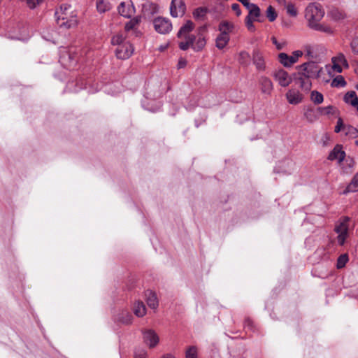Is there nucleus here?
I'll return each mask as SVG.
<instances>
[{"mask_svg":"<svg viewBox=\"0 0 358 358\" xmlns=\"http://www.w3.org/2000/svg\"><path fill=\"white\" fill-rule=\"evenodd\" d=\"M238 62L243 66H248L250 64V56L246 51H241L238 56Z\"/></svg>","mask_w":358,"mask_h":358,"instance_id":"nucleus-32","label":"nucleus"},{"mask_svg":"<svg viewBox=\"0 0 358 358\" xmlns=\"http://www.w3.org/2000/svg\"><path fill=\"white\" fill-rule=\"evenodd\" d=\"M147 109H148V110H150V111H152V112H155V111H156V110L151 109V108H147Z\"/></svg>","mask_w":358,"mask_h":358,"instance_id":"nucleus-58","label":"nucleus"},{"mask_svg":"<svg viewBox=\"0 0 358 358\" xmlns=\"http://www.w3.org/2000/svg\"><path fill=\"white\" fill-rule=\"evenodd\" d=\"M162 358H175V357L170 354H167V355H164Z\"/></svg>","mask_w":358,"mask_h":358,"instance_id":"nucleus-56","label":"nucleus"},{"mask_svg":"<svg viewBox=\"0 0 358 358\" xmlns=\"http://www.w3.org/2000/svg\"><path fill=\"white\" fill-rule=\"evenodd\" d=\"M186 12V5L183 0H171L170 14L173 17H182Z\"/></svg>","mask_w":358,"mask_h":358,"instance_id":"nucleus-8","label":"nucleus"},{"mask_svg":"<svg viewBox=\"0 0 358 358\" xmlns=\"http://www.w3.org/2000/svg\"><path fill=\"white\" fill-rule=\"evenodd\" d=\"M194 27V23L191 20H187L186 23L180 28L177 34V37L185 38L184 41L178 43V47L180 50L185 51L191 48L195 52H200L206 46V41L203 34L199 32L196 36L190 34Z\"/></svg>","mask_w":358,"mask_h":358,"instance_id":"nucleus-1","label":"nucleus"},{"mask_svg":"<svg viewBox=\"0 0 358 358\" xmlns=\"http://www.w3.org/2000/svg\"><path fill=\"white\" fill-rule=\"evenodd\" d=\"M124 37L122 34H116L111 38V43L114 45L120 46L126 41Z\"/></svg>","mask_w":358,"mask_h":358,"instance_id":"nucleus-36","label":"nucleus"},{"mask_svg":"<svg viewBox=\"0 0 358 358\" xmlns=\"http://www.w3.org/2000/svg\"><path fill=\"white\" fill-rule=\"evenodd\" d=\"M248 11L249 15L248 16H250L253 19L257 20V18L260 16V9L259 6L256 4H255L251 8H250Z\"/></svg>","mask_w":358,"mask_h":358,"instance_id":"nucleus-37","label":"nucleus"},{"mask_svg":"<svg viewBox=\"0 0 358 358\" xmlns=\"http://www.w3.org/2000/svg\"><path fill=\"white\" fill-rule=\"evenodd\" d=\"M324 15L320 4L317 3H310L306 8L305 17L308 23L320 21Z\"/></svg>","mask_w":358,"mask_h":358,"instance_id":"nucleus-5","label":"nucleus"},{"mask_svg":"<svg viewBox=\"0 0 358 358\" xmlns=\"http://www.w3.org/2000/svg\"><path fill=\"white\" fill-rule=\"evenodd\" d=\"M286 97L288 102L291 104H297L302 101V94L296 90H289L287 94Z\"/></svg>","mask_w":358,"mask_h":358,"instance_id":"nucleus-17","label":"nucleus"},{"mask_svg":"<svg viewBox=\"0 0 358 358\" xmlns=\"http://www.w3.org/2000/svg\"><path fill=\"white\" fill-rule=\"evenodd\" d=\"M357 111H358V106H357Z\"/></svg>","mask_w":358,"mask_h":358,"instance_id":"nucleus-61","label":"nucleus"},{"mask_svg":"<svg viewBox=\"0 0 358 358\" xmlns=\"http://www.w3.org/2000/svg\"><path fill=\"white\" fill-rule=\"evenodd\" d=\"M208 13V9L206 7H199L193 11L192 15L196 20L203 21Z\"/></svg>","mask_w":358,"mask_h":358,"instance_id":"nucleus-25","label":"nucleus"},{"mask_svg":"<svg viewBox=\"0 0 358 358\" xmlns=\"http://www.w3.org/2000/svg\"><path fill=\"white\" fill-rule=\"evenodd\" d=\"M306 56H307L308 57H313V52L311 50V48L310 47H307L306 48Z\"/></svg>","mask_w":358,"mask_h":358,"instance_id":"nucleus-54","label":"nucleus"},{"mask_svg":"<svg viewBox=\"0 0 358 358\" xmlns=\"http://www.w3.org/2000/svg\"><path fill=\"white\" fill-rule=\"evenodd\" d=\"M348 261V256L347 254L341 255L338 257L337 259V264L336 266L338 268H343L346 263Z\"/></svg>","mask_w":358,"mask_h":358,"instance_id":"nucleus-39","label":"nucleus"},{"mask_svg":"<svg viewBox=\"0 0 358 358\" xmlns=\"http://www.w3.org/2000/svg\"><path fill=\"white\" fill-rule=\"evenodd\" d=\"M165 49H166V46H164H164H161V47L159 48V50H160L161 51H163V50H164Z\"/></svg>","mask_w":358,"mask_h":358,"instance_id":"nucleus-57","label":"nucleus"},{"mask_svg":"<svg viewBox=\"0 0 358 358\" xmlns=\"http://www.w3.org/2000/svg\"><path fill=\"white\" fill-rule=\"evenodd\" d=\"M332 62H335L339 64H341L346 68H348L349 66L348 62L347 59H345V55L342 53H340L338 56H336V57H334L332 59Z\"/></svg>","mask_w":358,"mask_h":358,"instance_id":"nucleus-38","label":"nucleus"},{"mask_svg":"<svg viewBox=\"0 0 358 358\" xmlns=\"http://www.w3.org/2000/svg\"><path fill=\"white\" fill-rule=\"evenodd\" d=\"M234 29V24L227 21H222L220 23L218 29L220 31V34L224 35H229L230 32L232 31Z\"/></svg>","mask_w":358,"mask_h":358,"instance_id":"nucleus-30","label":"nucleus"},{"mask_svg":"<svg viewBox=\"0 0 358 358\" xmlns=\"http://www.w3.org/2000/svg\"><path fill=\"white\" fill-rule=\"evenodd\" d=\"M241 2L248 10L251 8L255 3H250L249 0H238Z\"/></svg>","mask_w":358,"mask_h":358,"instance_id":"nucleus-50","label":"nucleus"},{"mask_svg":"<svg viewBox=\"0 0 358 358\" xmlns=\"http://www.w3.org/2000/svg\"><path fill=\"white\" fill-rule=\"evenodd\" d=\"M244 328L252 331L254 328L253 322L250 319L246 318L244 321Z\"/></svg>","mask_w":358,"mask_h":358,"instance_id":"nucleus-46","label":"nucleus"},{"mask_svg":"<svg viewBox=\"0 0 358 358\" xmlns=\"http://www.w3.org/2000/svg\"><path fill=\"white\" fill-rule=\"evenodd\" d=\"M273 77L278 84L284 87L288 86L293 80V75L290 76L286 71L282 69L276 70L273 73Z\"/></svg>","mask_w":358,"mask_h":358,"instance_id":"nucleus-10","label":"nucleus"},{"mask_svg":"<svg viewBox=\"0 0 358 358\" xmlns=\"http://www.w3.org/2000/svg\"><path fill=\"white\" fill-rule=\"evenodd\" d=\"M358 190V173H357L352 178L350 184L346 187L343 193L347 194L349 192H355Z\"/></svg>","mask_w":358,"mask_h":358,"instance_id":"nucleus-31","label":"nucleus"},{"mask_svg":"<svg viewBox=\"0 0 358 358\" xmlns=\"http://www.w3.org/2000/svg\"><path fill=\"white\" fill-rule=\"evenodd\" d=\"M229 35L220 34L215 39L216 47L220 50L223 49L229 43Z\"/></svg>","mask_w":358,"mask_h":358,"instance_id":"nucleus-26","label":"nucleus"},{"mask_svg":"<svg viewBox=\"0 0 358 358\" xmlns=\"http://www.w3.org/2000/svg\"><path fill=\"white\" fill-rule=\"evenodd\" d=\"M327 15L334 21H340L345 17V14L336 8H331L327 13Z\"/></svg>","mask_w":358,"mask_h":358,"instance_id":"nucleus-24","label":"nucleus"},{"mask_svg":"<svg viewBox=\"0 0 358 358\" xmlns=\"http://www.w3.org/2000/svg\"><path fill=\"white\" fill-rule=\"evenodd\" d=\"M286 9H287V13L289 15L293 16V17H296V16L297 10H296V8L294 7V6L293 4H292V3L288 4L286 6Z\"/></svg>","mask_w":358,"mask_h":358,"instance_id":"nucleus-43","label":"nucleus"},{"mask_svg":"<svg viewBox=\"0 0 358 358\" xmlns=\"http://www.w3.org/2000/svg\"><path fill=\"white\" fill-rule=\"evenodd\" d=\"M187 64V62L185 59H181L179 60L178 64V69L184 68Z\"/></svg>","mask_w":358,"mask_h":358,"instance_id":"nucleus-53","label":"nucleus"},{"mask_svg":"<svg viewBox=\"0 0 358 358\" xmlns=\"http://www.w3.org/2000/svg\"><path fill=\"white\" fill-rule=\"evenodd\" d=\"M252 62L255 65L257 70L264 71L266 69V65L262 53L259 50H254L252 53Z\"/></svg>","mask_w":358,"mask_h":358,"instance_id":"nucleus-13","label":"nucleus"},{"mask_svg":"<svg viewBox=\"0 0 358 358\" xmlns=\"http://www.w3.org/2000/svg\"><path fill=\"white\" fill-rule=\"evenodd\" d=\"M313 113V110H308L306 113V117L310 120V121H312L313 120L311 118L309 117V115H310L311 113Z\"/></svg>","mask_w":358,"mask_h":358,"instance_id":"nucleus-55","label":"nucleus"},{"mask_svg":"<svg viewBox=\"0 0 358 358\" xmlns=\"http://www.w3.org/2000/svg\"><path fill=\"white\" fill-rule=\"evenodd\" d=\"M350 47L355 54H358V37H355L350 43Z\"/></svg>","mask_w":358,"mask_h":358,"instance_id":"nucleus-45","label":"nucleus"},{"mask_svg":"<svg viewBox=\"0 0 358 358\" xmlns=\"http://www.w3.org/2000/svg\"><path fill=\"white\" fill-rule=\"evenodd\" d=\"M133 316L127 310L121 311L117 316L116 320L124 324H130L132 323Z\"/></svg>","mask_w":358,"mask_h":358,"instance_id":"nucleus-22","label":"nucleus"},{"mask_svg":"<svg viewBox=\"0 0 358 358\" xmlns=\"http://www.w3.org/2000/svg\"><path fill=\"white\" fill-rule=\"evenodd\" d=\"M134 50L133 45L129 42H125L117 48L115 55L118 59H127L132 55Z\"/></svg>","mask_w":358,"mask_h":358,"instance_id":"nucleus-9","label":"nucleus"},{"mask_svg":"<svg viewBox=\"0 0 358 358\" xmlns=\"http://www.w3.org/2000/svg\"><path fill=\"white\" fill-rule=\"evenodd\" d=\"M296 69L297 72L293 73V80L302 90L308 91L312 85L310 80L320 77L322 68L315 62L309 61L297 66Z\"/></svg>","mask_w":358,"mask_h":358,"instance_id":"nucleus-2","label":"nucleus"},{"mask_svg":"<svg viewBox=\"0 0 358 358\" xmlns=\"http://www.w3.org/2000/svg\"><path fill=\"white\" fill-rule=\"evenodd\" d=\"M186 358H197V350L194 346H191L187 349Z\"/></svg>","mask_w":358,"mask_h":358,"instance_id":"nucleus-41","label":"nucleus"},{"mask_svg":"<svg viewBox=\"0 0 358 358\" xmlns=\"http://www.w3.org/2000/svg\"><path fill=\"white\" fill-rule=\"evenodd\" d=\"M259 84L261 92L267 95H270L273 91V85L270 78L266 76H261L259 78Z\"/></svg>","mask_w":358,"mask_h":358,"instance_id":"nucleus-12","label":"nucleus"},{"mask_svg":"<svg viewBox=\"0 0 358 358\" xmlns=\"http://www.w3.org/2000/svg\"><path fill=\"white\" fill-rule=\"evenodd\" d=\"M347 83L342 76H338L333 79L331 86L334 87H344Z\"/></svg>","mask_w":358,"mask_h":358,"instance_id":"nucleus-33","label":"nucleus"},{"mask_svg":"<svg viewBox=\"0 0 358 358\" xmlns=\"http://www.w3.org/2000/svg\"><path fill=\"white\" fill-rule=\"evenodd\" d=\"M155 29L161 34H166L172 29V24L169 19L158 17L153 21Z\"/></svg>","mask_w":358,"mask_h":358,"instance_id":"nucleus-7","label":"nucleus"},{"mask_svg":"<svg viewBox=\"0 0 358 358\" xmlns=\"http://www.w3.org/2000/svg\"><path fill=\"white\" fill-rule=\"evenodd\" d=\"M342 129L347 130L345 134H348V133H352V134L357 136L358 131L357 129L354 128L353 127H346L343 124V122L341 117H339L337 120L336 126L335 127L334 131L336 133L340 132Z\"/></svg>","mask_w":358,"mask_h":358,"instance_id":"nucleus-18","label":"nucleus"},{"mask_svg":"<svg viewBox=\"0 0 358 358\" xmlns=\"http://www.w3.org/2000/svg\"><path fill=\"white\" fill-rule=\"evenodd\" d=\"M141 22V16L138 15L132 19H131L129 22H127L125 24L124 29L126 31H129L131 30H136L137 26Z\"/></svg>","mask_w":358,"mask_h":358,"instance_id":"nucleus-27","label":"nucleus"},{"mask_svg":"<svg viewBox=\"0 0 358 358\" xmlns=\"http://www.w3.org/2000/svg\"><path fill=\"white\" fill-rule=\"evenodd\" d=\"M231 9L236 12L237 16L241 15V11L240 8V6L238 3H234L231 5Z\"/></svg>","mask_w":358,"mask_h":358,"instance_id":"nucleus-51","label":"nucleus"},{"mask_svg":"<svg viewBox=\"0 0 358 358\" xmlns=\"http://www.w3.org/2000/svg\"><path fill=\"white\" fill-rule=\"evenodd\" d=\"M70 10H71V5L63 3L60 6L59 10L55 12L57 23L61 27H64L69 29L77 25L76 15L73 14V11Z\"/></svg>","mask_w":358,"mask_h":358,"instance_id":"nucleus-3","label":"nucleus"},{"mask_svg":"<svg viewBox=\"0 0 358 358\" xmlns=\"http://www.w3.org/2000/svg\"><path fill=\"white\" fill-rule=\"evenodd\" d=\"M118 13L125 18H130L135 11L132 4H126L122 2L117 7Z\"/></svg>","mask_w":358,"mask_h":358,"instance_id":"nucleus-16","label":"nucleus"},{"mask_svg":"<svg viewBox=\"0 0 358 358\" xmlns=\"http://www.w3.org/2000/svg\"><path fill=\"white\" fill-rule=\"evenodd\" d=\"M134 313L137 317H143L146 313V308L142 301H138L134 305Z\"/></svg>","mask_w":358,"mask_h":358,"instance_id":"nucleus-28","label":"nucleus"},{"mask_svg":"<svg viewBox=\"0 0 358 358\" xmlns=\"http://www.w3.org/2000/svg\"><path fill=\"white\" fill-rule=\"evenodd\" d=\"M278 60L281 64H282L285 67H290L292 66L294 62V58H292V55H288L285 52H281L278 55Z\"/></svg>","mask_w":358,"mask_h":358,"instance_id":"nucleus-23","label":"nucleus"},{"mask_svg":"<svg viewBox=\"0 0 358 358\" xmlns=\"http://www.w3.org/2000/svg\"><path fill=\"white\" fill-rule=\"evenodd\" d=\"M355 144L358 145V140L355 141Z\"/></svg>","mask_w":358,"mask_h":358,"instance_id":"nucleus-60","label":"nucleus"},{"mask_svg":"<svg viewBox=\"0 0 358 358\" xmlns=\"http://www.w3.org/2000/svg\"><path fill=\"white\" fill-rule=\"evenodd\" d=\"M303 55V52L301 50H296L292 52V58L294 59V62H297L299 57H302Z\"/></svg>","mask_w":358,"mask_h":358,"instance_id":"nucleus-49","label":"nucleus"},{"mask_svg":"<svg viewBox=\"0 0 358 358\" xmlns=\"http://www.w3.org/2000/svg\"><path fill=\"white\" fill-rule=\"evenodd\" d=\"M333 69L337 73H341L342 72V67L341 65L335 62H333Z\"/></svg>","mask_w":358,"mask_h":358,"instance_id":"nucleus-52","label":"nucleus"},{"mask_svg":"<svg viewBox=\"0 0 358 358\" xmlns=\"http://www.w3.org/2000/svg\"><path fill=\"white\" fill-rule=\"evenodd\" d=\"M319 22L320 21L310 22V23H308V27L312 29H314L315 31H318L320 32H324V33H327V34H332L333 33L332 29L330 27H329L324 24H320V23H319Z\"/></svg>","mask_w":358,"mask_h":358,"instance_id":"nucleus-21","label":"nucleus"},{"mask_svg":"<svg viewBox=\"0 0 358 358\" xmlns=\"http://www.w3.org/2000/svg\"><path fill=\"white\" fill-rule=\"evenodd\" d=\"M110 3L107 0H98L96 1V9L100 13H106L111 9Z\"/></svg>","mask_w":358,"mask_h":358,"instance_id":"nucleus-29","label":"nucleus"},{"mask_svg":"<svg viewBox=\"0 0 358 358\" xmlns=\"http://www.w3.org/2000/svg\"><path fill=\"white\" fill-rule=\"evenodd\" d=\"M318 110H320L321 113L324 114L329 115L332 113L333 106H328L327 107L318 108Z\"/></svg>","mask_w":358,"mask_h":358,"instance_id":"nucleus-47","label":"nucleus"},{"mask_svg":"<svg viewBox=\"0 0 358 358\" xmlns=\"http://www.w3.org/2000/svg\"><path fill=\"white\" fill-rule=\"evenodd\" d=\"M355 89L358 90V83L355 85Z\"/></svg>","mask_w":358,"mask_h":358,"instance_id":"nucleus-59","label":"nucleus"},{"mask_svg":"<svg viewBox=\"0 0 358 358\" xmlns=\"http://www.w3.org/2000/svg\"><path fill=\"white\" fill-rule=\"evenodd\" d=\"M145 294L148 306L152 309H157L159 303L156 294L151 290H147Z\"/></svg>","mask_w":358,"mask_h":358,"instance_id":"nucleus-19","label":"nucleus"},{"mask_svg":"<svg viewBox=\"0 0 358 358\" xmlns=\"http://www.w3.org/2000/svg\"><path fill=\"white\" fill-rule=\"evenodd\" d=\"M59 62L66 68H71L77 64L78 59L76 54L64 51L59 57Z\"/></svg>","mask_w":358,"mask_h":358,"instance_id":"nucleus-11","label":"nucleus"},{"mask_svg":"<svg viewBox=\"0 0 358 358\" xmlns=\"http://www.w3.org/2000/svg\"><path fill=\"white\" fill-rule=\"evenodd\" d=\"M43 0H26V2L29 8L34 9L38 5L41 3L43 2Z\"/></svg>","mask_w":358,"mask_h":358,"instance_id":"nucleus-44","label":"nucleus"},{"mask_svg":"<svg viewBox=\"0 0 358 358\" xmlns=\"http://www.w3.org/2000/svg\"><path fill=\"white\" fill-rule=\"evenodd\" d=\"M349 217H342L335 226V231L338 234L337 241L340 245H343L349 236Z\"/></svg>","mask_w":358,"mask_h":358,"instance_id":"nucleus-4","label":"nucleus"},{"mask_svg":"<svg viewBox=\"0 0 358 358\" xmlns=\"http://www.w3.org/2000/svg\"><path fill=\"white\" fill-rule=\"evenodd\" d=\"M345 157V152L342 150V145H336L328 156V159L333 161L337 159L338 163L342 162Z\"/></svg>","mask_w":358,"mask_h":358,"instance_id":"nucleus-14","label":"nucleus"},{"mask_svg":"<svg viewBox=\"0 0 358 358\" xmlns=\"http://www.w3.org/2000/svg\"><path fill=\"white\" fill-rule=\"evenodd\" d=\"M280 170H275L276 173H283L285 175L291 174L294 168V162L289 159L282 161L278 166Z\"/></svg>","mask_w":358,"mask_h":358,"instance_id":"nucleus-15","label":"nucleus"},{"mask_svg":"<svg viewBox=\"0 0 358 358\" xmlns=\"http://www.w3.org/2000/svg\"><path fill=\"white\" fill-rule=\"evenodd\" d=\"M147 351L143 348H136L134 350V358H146Z\"/></svg>","mask_w":358,"mask_h":358,"instance_id":"nucleus-40","label":"nucleus"},{"mask_svg":"<svg viewBox=\"0 0 358 358\" xmlns=\"http://www.w3.org/2000/svg\"><path fill=\"white\" fill-rule=\"evenodd\" d=\"M266 15L270 22L275 21L278 16L275 8L272 6H269L267 8Z\"/></svg>","mask_w":358,"mask_h":358,"instance_id":"nucleus-35","label":"nucleus"},{"mask_svg":"<svg viewBox=\"0 0 358 358\" xmlns=\"http://www.w3.org/2000/svg\"><path fill=\"white\" fill-rule=\"evenodd\" d=\"M310 98L315 104H320L324 100L323 95L316 90L312 91Z\"/></svg>","mask_w":358,"mask_h":358,"instance_id":"nucleus-34","label":"nucleus"},{"mask_svg":"<svg viewBox=\"0 0 358 358\" xmlns=\"http://www.w3.org/2000/svg\"><path fill=\"white\" fill-rule=\"evenodd\" d=\"M343 101L345 103L350 104L357 109L358 96L355 91H349L346 92L343 96Z\"/></svg>","mask_w":358,"mask_h":358,"instance_id":"nucleus-20","label":"nucleus"},{"mask_svg":"<svg viewBox=\"0 0 358 358\" xmlns=\"http://www.w3.org/2000/svg\"><path fill=\"white\" fill-rule=\"evenodd\" d=\"M142 335L144 343L150 348H154L158 345L159 337L153 329H143Z\"/></svg>","mask_w":358,"mask_h":358,"instance_id":"nucleus-6","label":"nucleus"},{"mask_svg":"<svg viewBox=\"0 0 358 358\" xmlns=\"http://www.w3.org/2000/svg\"><path fill=\"white\" fill-rule=\"evenodd\" d=\"M253 20H256L250 17V16H247L245 18L246 26L248 28V29H250V30H251L252 29H254V25H253V22H252Z\"/></svg>","mask_w":358,"mask_h":358,"instance_id":"nucleus-48","label":"nucleus"},{"mask_svg":"<svg viewBox=\"0 0 358 358\" xmlns=\"http://www.w3.org/2000/svg\"><path fill=\"white\" fill-rule=\"evenodd\" d=\"M271 41L275 45L276 49L278 50H282L287 44L286 41L283 40L280 42L278 41L276 38L274 36L271 38Z\"/></svg>","mask_w":358,"mask_h":358,"instance_id":"nucleus-42","label":"nucleus"}]
</instances>
